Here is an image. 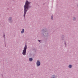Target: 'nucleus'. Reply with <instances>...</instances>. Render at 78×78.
Wrapping results in <instances>:
<instances>
[{"mask_svg": "<svg viewBox=\"0 0 78 78\" xmlns=\"http://www.w3.org/2000/svg\"><path fill=\"white\" fill-rule=\"evenodd\" d=\"M38 41H39V42H40V40H39Z\"/></svg>", "mask_w": 78, "mask_h": 78, "instance_id": "11", "label": "nucleus"}, {"mask_svg": "<svg viewBox=\"0 0 78 78\" xmlns=\"http://www.w3.org/2000/svg\"><path fill=\"white\" fill-rule=\"evenodd\" d=\"M29 61H33V58H29Z\"/></svg>", "mask_w": 78, "mask_h": 78, "instance_id": "4", "label": "nucleus"}, {"mask_svg": "<svg viewBox=\"0 0 78 78\" xmlns=\"http://www.w3.org/2000/svg\"><path fill=\"white\" fill-rule=\"evenodd\" d=\"M37 66H39L41 65L40 62L39 61H37Z\"/></svg>", "mask_w": 78, "mask_h": 78, "instance_id": "3", "label": "nucleus"}, {"mask_svg": "<svg viewBox=\"0 0 78 78\" xmlns=\"http://www.w3.org/2000/svg\"><path fill=\"white\" fill-rule=\"evenodd\" d=\"M27 45H25V47L24 48V50L23 51L22 54L23 55H26V51H27Z\"/></svg>", "mask_w": 78, "mask_h": 78, "instance_id": "2", "label": "nucleus"}, {"mask_svg": "<svg viewBox=\"0 0 78 78\" xmlns=\"http://www.w3.org/2000/svg\"><path fill=\"white\" fill-rule=\"evenodd\" d=\"M69 68H71V67H72V65H69Z\"/></svg>", "mask_w": 78, "mask_h": 78, "instance_id": "7", "label": "nucleus"}, {"mask_svg": "<svg viewBox=\"0 0 78 78\" xmlns=\"http://www.w3.org/2000/svg\"><path fill=\"white\" fill-rule=\"evenodd\" d=\"M11 20V18H9V20L10 21Z\"/></svg>", "mask_w": 78, "mask_h": 78, "instance_id": "8", "label": "nucleus"}, {"mask_svg": "<svg viewBox=\"0 0 78 78\" xmlns=\"http://www.w3.org/2000/svg\"><path fill=\"white\" fill-rule=\"evenodd\" d=\"M76 19L75 18H74L73 19V20H75Z\"/></svg>", "mask_w": 78, "mask_h": 78, "instance_id": "10", "label": "nucleus"}, {"mask_svg": "<svg viewBox=\"0 0 78 78\" xmlns=\"http://www.w3.org/2000/svg\"><path fill=\"white\" fill-rule=\"evenodd\" d=\"M30 3L28 2V1H27L26 2V3L25 5L24 6V17H25V14H26V12L28 10V9L29 8V4H30Z\"/></svg>", "mask_w": 78, "mask_h": 78, "instance_id": "1", "label": "nucleus"}, {"mask_svg": "<svg viewBox=\"0 0 78 78\" xmlns=\"http://www.w3.org/2000/svg\"><path fill=\"white\" fill-rule=\"evenodd\" d=\"M65 44L66 45V43H65Z\"/></svg>", "mask_w": 78, "mask_h": 78, "instance_id": "12", "label": "nucleus"}, {"mask_svg": "<svg viewBox=\"0 0 78 78\" xmlns=\"http://www.w3.org/2000/svg\"><path fill=\"white\" fill-rule=\"evenodd\" d=\"M23 33H24V29H22V31L21 32V33H22V34H23Z\"/></svg>", "mask_w": 78, "mask_h": 78, "instance_id": "5", "label": "nucleus"}, {"mask_svg": "<svg viewBox=\"0 0 78 78\" xmlns=\"http://www.w3.org/2000/svg\"><path fill=\"white\" fill-rule=\"evenodd\" d=\"M51 19H52V20H53V16H51Z\"/></svg>", "mask_w": 78, "mask_h": 78, "instance_id": "9", "label": "nucleus"}, {"mask_svg": "<svg viewBox=\"0 0 78 78\" xmlns=\"http://www.w3.org/2000/svg\"><path fill=\"white\" fill-rule=\"evenodd\" d=\"M51 78H55V76L53 75L51 76Z\"/></svg>", "mask_w": 78, "mask_h": 78, "instance_id": "6", "label": "nucleus"}]
</instances>
